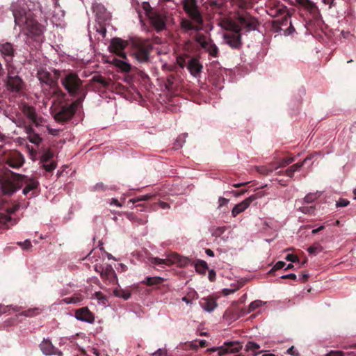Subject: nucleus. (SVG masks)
Returning a JSON list of instances; mask_svg holds the SVG:
<instances>
[{
    "label": "nucleus",
    "instance_id": "ddd939ff",
    "mask_svg": "<svg viewBox=\"0 0 356 356\" xmlns=\"http://www.w3.org/2000/svg\"><path fill=\"white\" fill-rule=\"evenodd\" d=\"M195 40L211 56L217 58L218 56L219 50L215 44L213 40L207 38L202 33H197L195 35Z\"/></svg>",
    "mask_w": 356,
    "mask_h": 356
},
{
    "label": "nucleus",
    "instance_id": "aec40b11",
    "mask_svg": "<svg viewBox=\"0 0 356 356\" xmlns=\"http://www.w3.org/2000/svg\"><path fill=\"white\" fill-rule=\"evenodd\" d=\"M148 19L156 31H161L165 28V17L157 11L148 17Z\"/></svg>",
    "mask_w": 356,
    "mask_h": 356
},
{
    "label": "nucleus",
    "instance_id": "37998d69",
    "mask_svg": "<svg viewBox=\"0 0 356 356\" xmlns=\"http://www.w3.org/2000/svg\"><path fill=\"white\" fill-rule=\"evenodd\" d=\"M98 23V26H96V31L98 32L102 38H104L106 34V23Z\"/></svg>",
    "mask_w": 356,
    "mask_h": 356
},
{
    "label": "nucleus",
    "instance_id": "2eb2a0df",
    "mask_svg": "<svg viewBox=\"0 0 356 356\" xmlns=\"http://www.w3.org/2000/svg\"><path fill=\"white\" fill-rule=\"evenodd\" d=\"M92 10L95 14L97 22L107 23L110 22L111 19V15L103 4L99 3H93Z\"/></svg>",
    "mask_w": 356,
    "mask_h": 356
},
{
    "label": "nucleus",
    "instance_id": "412c9836",
    "mask_svg": "<svg viewBox=\"0 0 356 356\" xmlns=\"http://www.w3.org/2000/svg\"><path fill=\"white\" fill-rule=\"evenodd\" d=\"M42 352L46 355L63 356V353L55 348L49 339H44L40 344Z\"/></svg>",
    "mask_w": 356,
    "mask_h": 356
},
{
    "label": "nucleus",
    "instance_id": "c03bdc74",
    "mask_svg": "<svg viewBox=\"0 0 356 356\" xmlns=\"http://www.w3.org/2000/svg\"><path fill=\"white\" fill-rule=\"evenodd\" d=\"M154 209H157V207L163 209H169L170 208V205L169 204L166 203V202H162L159 199H156L155 201L154 202Z\"/></svg>",
    "mask_w": 356,
    "mask_h": 356
},
{
    "label": "nucleus",
    "instance_id": "4468645a",
    "mask_svg": "<svg viewBox=\"0 0 356 356\" xmlns=\"http://www.w3.org/2000/svg\"><path fill=\"white\" fill-rule=\"evenodd\" d=\"M241 343L238 341L225 342L223 346L218 348H211L207 350V353L218 352L217 356H222L228 353H235L242 348Z\"/></svg>",
    "mask_w": 356,
    "mask_h": 356
},
{
    "label": "nucleus",
    "instance_id": "69168bd1",
    "mask_svg": "<svg viewBox=\"0 0 356 356\" xmlns=\"http://www.w3.org/2000/svg\"><path fill=\"white\" fill-rule=\"evenodd\" d=\"M228 202H229V200H227L225 197H220L218 200L219 207H222V206L227 204Z\"/></svg>",
    "mask_w": 356,
    "mask_h": 356
},
{
    "label": "nucleus",
    "instance_id": "b1692460",
    "mask_svg": "<svg viewBox=\"0 0 356 356\" xmlns=\"http://www.w3.org/2000/svg\"><path fill=\"white\" fill-rule=\"evenodd\" d=\"M23 113L24 115L31 120L33 123H34L36 126L39 125L41 122V118H39L37 115L35 110L33 107L25 105L23 108Z\"/></svg>",
    "mask_w": 356,
    "mask_h": 356
},
{
    "label": "nucleus",
    "instance_id": "a878e982",
    "mask_svg": "<svg viewBox=\"0 0 356 356\" xmlns=\"http://www.w3.org/2000/svg\"><path fill=\"white\" fill-rule=\"evenodd\" d=\"M200 304L201 307L207 312H213L217 307V303L213 298H203Z\"/></svg>",
    "mask_w": 356,
    "mask_h": 356
},
{
    "label": "nucleus",
    "instance_id": "2f4dec72",
    "mask_svg": "<svg viewBox=\"0 0 356 356\" xmlns=\"http://www.w3.org/2000/svg\"><path fill=\"white\" fill-rule=\"evenodd\" d=\"M83 300V297L81 294L76 293L72 297L63 299V302L66 304H77L81 302Z\"/></svg>",
    "mask_w": 356,
    "mask_h": 356
},
{
    "label": "nucleus",
    "instance_id": "338daca9",
    "mask_svg": "<svg viewBox=\"0 0 356 356\" xmlns=\"http://www.w3.org/2000/svg\"><path fill=\"white\" fill-rule=\"evenodd\" d=\"M309 278V275L308 274H302L301 276L300 277V280L302 282H305L306 281H307Z\"/></svg>",
    "mask_w": 356,
    "mask_h": 356
},
{
    "label": "nucleus",
    "instance_id": "5fc2aeb1",
    "mask_svg": "<svg viewBox=\"0 0 356 356\" xmlns=\"http://www.w3.org/2000/svg\"><path fill=\"white\" fill-rule=\"evenodd\" d=\"M18 245L23 248L24 250H29L31 247V243L29 240H26L24 242H17V243Z\"/></svg>",
    "mask_w": 356,
    "mask_h": 356
},
{
    "label": "nucleus",
    "instance_id": "20e7f679",
    "mask_svg": "<svg viewBox=\"0 0 356 356\" xmlns=\"http://www.w3.org/2000/svg\"><path fill=\"white\" fill-rule=\"evenodd\" d=\"M183 9L189 19L184 18L181 20L180 26L184 32L194 31L198 32L203 27V17L197 6V0H183Z\"/></svg>",
    "mask_w": 356,
    "mask_h": 356
},
{
    "label": "nucleus",
    "instance_id": "9b49d317",
    "mask_svg": "<svg viewBox=\"0 0 356 356\" xmlns=\"http://www.w3.org/2000/svg\"><path fill=\"white\" fill-rule=\"evenodd\" d=\"M150 263L153 265L170 266L172 264H177L179 267H184L189 264V259L182 257L176 252H172L167 256L166 259H160L158 257H151Z\"/></svg>",
    "mask_w": 356,
    "mask_h": 356
},
{
    "label": "nucleus",
    "instance_id": "7c9ffc66",
    "mask_svg": "<svg viewBox=\"0 0 356 356\" xmlns=\"http://www.w3.org/2000/svg\"><path fill=\"white\" fill-rule=\"evenodd\" d=\"M92 81L100 84L103 88H107L110 84L111 80L106 79L102 75H95L92 77Z\"/></svg>",
    "mask_w": 356,
    "mask_h": 356
},
{
    "label": "nucleus",
    "instance_id": "dca6fc26",
    "mask_svg": "<svg viewBox=\"0 0 356 356\" xmlns=\"http://www.w3.org/2000/svg\"><path fill=\"white\" fill-rule=\"evenodd\" d=\"M262 195V192H258L255 194L250 195L241 202L236 204L232 211V216L234 217H236L237 215L244 211L254 200H257V198L261 197Z\"/></svg>",
    "mask_w": 356,
    "mask_h": 356
},
{
    "label": "nucleus",
    "instance_id": "4be33fe9",
    "mask_svg": "<svg viewBox=\"0 0 356 356\" xmlns=\"http://www.w3.org/2000/svg\"><path fill=\"white\" fill-rule=\"evenodd\" d=\"M75 317L78 320L89 323H92L95 321L93 314L86 307L76 309L75 312Z\"/></svg>",
    "mask_w": 356,
    "mask_h": 356
},
{
    "label": "nucleus",
    "instance_id": "49530a36",
    "mask_svg": "<svg viewBox=\"0 0 356 356\" xmlns=\"http://www.w3.org/2000/svg\"><path fill=\"white\" fill-rule=\"evenodd\" d=\"M54 156V154L50 151H45L42 155L41 156V161L43 163H47Z\"/></svg>",
    "mask_w": 356,
    "mask_h": 356
},
{
    "label": "nucleus",
    "instance_id": "f8f14e48",
    "mask_svg": "<svg viewBox=\"0 0 356 356\" xmlns=\"http://www.w3.org/2000/svg\"><path fill=\"white\" fill-rule=\"evenodd\" d=\"M134 47L136 60L141 63H148L152 45L148 41L138 40L134 42Z\"/></svg>",
    "mask_w": 356,
    "mask_h": 356
},
{
    "label": "nucleus",
    "instance_id": "9d476101",
    "mask_svg": "<svg viewBox=\"0 0 356 356\" xmlns=\"http://www.w3.org/2000/svg\"><path fill=\"white\" fill-rule=\"evenodd\" d=\"M60 72L55 71L54 76L46 70H40L38 72V78L40 82L45 83L51 89V96H56L58 99H63L66 95L57 86V80Z\"/></svg>",
    "mask_w": 356,
    "mask_h": 356
},
{
    "label": "nucleus",
    "instance_id": "c9c22d12",
    "mask_svg": "<svg viewBox=\"0 0 356 356\" xmlns=\"http://www.w3.org/2000/svg\"><path fill=\"white\" fill-rule=\"evenodd\" d=\"M294 161L293 157H286L283 158L282 160H280L279 162L274 163L275 164V169H278L280 168L285 167L290 163H293Z\"/></svg>",
    "mask_w": 356,
    "mask_h": 356
},
{
    "label": "nucleus",
    "instance_id": "c85d7f7f",
    "mask_svg": "<svg viewBox=\"0 0 356 356\" xmlns=\"http://www.w3.org/2000/svg\"><path fill=\"white\" fill-rule=\"evenodd\" d=\"M256 169H257V171L261 174V175H268L269 174H270L271 172H273L274 170H275L276 169H275V164L274 163H270V165H261V166H257L256 167Z\"/></svg>",
    "mask_w": 356,
    "mask_h": 356
},
{
    "label": "nucleus",
    "instance_id": "1a4fd4ad",
    "mask_svg": "<svg viewBox=\"0 0 356 356\" xmlns=\"http://www.w3.org/2000/svg\"><path fill=\"white\" fill-rule=\"evenodd\" d=\"M7 76L5 80L6 87L8 91L14 94L23 92L25 83L19 76V72L13 64H9L6 68Z\"/></svg>",
    "mask_w": 356,
    "mask_h": 356
},
{
    "label": "nucleus",
    "instance_id": "58836bf2",
    "mask_svg": "<svg viewBox=\"0 0 356 356\" xmlns=\"http://www.w3.org/2000/svg\"><path fill=\"white\" fill-rule=\"evenodd\" d=\"M175 76L174 74H170L167 77L165 88L168 91H172L175 88L174 81Z\"/></svg>",
    "mask_w": 356,
    "mask_h": 356
},
{
    "label": "nucleus",
    "instance_id": "8fccbe9b",
    "mask_svg": "<svg viewBox=\"0 0 356 356\" xmlns=\"http://www.w3.org/2000/svg\"><path fill=\"white\" fill-rule=\"evenodd\" d=\"M299 210L303 213L311 214V213H314V211L315 210V207L314 206H310V207L304 206V207H300Z\"/></svg>",
    "mask_w": 356,
    "mask_h": 356
},
{
    "label": "nucleus",
    "instance_id": "79ce46f5",
    "mask_svg": "<svg viewBox=\"0 0 356 356\" xmlns=\"http://www.w3.org/2000/svg\"><path fill=\"white\" fill-rule=\"evenodd\" d=\"M320 196V195L318 194V193H309L307 194L305 198H304V201L306 202V203H312L313 202H314L316 200H317L318 198V197Z\"/></svg>",
    "mask_w": 356,
    "mask_h": 356
},
{
    "label": "nucleus",
    "instance_id": "393cba45",
    "mask_svg": "<svg viewBox=\"0 0 356 356\" xmlns=\"http://www.w3.org/2000/svg\"><path fill=\"white\" fill-rule=\"evenodd\" d=\"M311 159V156H307L302 162L293 164V165L288 168L285 171H280L278 174L285 175L287 177H292L295 172L299 170L308 160Z\"/></svg>",
    "mask_w": 356,
    "mask_h": 356
},
{
    "label": "nucleus",
    "instance_id": "e2e57ef3",
    "mask_svg": "<svg viewBox=\"0 0 356 356\" xmlns=\"http://www.w3.org/2000/svg\"><path fill=\"white\" fill-rule=\"evenodd\" d=\"M216 272L214 270H210L209 271V280L211 281V282H214L215 280H216Z\"/></svg>",
    "mask_w": 356,
    "mask_h": 356
},
{
    "label": "nucleus",
    "instance_id": "de8ad7c7",
    "mask_svg": "<svg viewBox=\"0 0 356 356\" xmlns=\"http://www.w3.org/2000/svg\"><path fill=\"white\" fill-rule=\"evenodd\" d=\"M262 302L261 300H254L249 305L248 312L250 313L252 312H254L257 308L261 306Z\"/></svg>",
    "mask_w": 356,
    "mask_h": 356
},
{
    "label": "nucleus",
    "instance_id": "0eeeda50",
    "mask_svg": "<svg viewBox=\"0 0 356 356\" xmlns=\"http://www.w3.org/2000/svg\"><path fill=\"white\" fill-rule=\"evenodd\" d=\"M61 83L71 96L82 97L83 100L84 99L87 92L83 88V81L76 74H67L62 78Z\"/></svg>",
    "mask_w": 356,
    "mask_h": 356
},
{
    "label": "nucleus",
    "instance_id": "052dcab7",
    "mask_svg": "<svg viewBox=\"0 0 356 356\" xmlns=\"http://www.w3.org/2000/svg\"><path fill=\"white\" fill-rule=\"evenodd\" d=\"M154 356H167V350L165 349H159L153 353Z\"/></svg>",
    "mask_w": 356,
    "mask_h": 356
},
{
    "label": "nucleus",
    "instance_id": "603ef678",
    "mask_svg": "<svg viewBox=\"0 0 356 356\" xmlns=\"http://www.w3.org/2000/svg\"><path fill=\"white\" fill-rule=\"evenodd\" d=\"M42 166L46 171L52 172L56 168V163L54 161L50 163H44Z\"/></svg>",
    "mask_w": 356,
    "mask_h": 356
},
{
    "label": "nucleus",
    "instance_id": "13d9d810",
    "mask_svg": "<svg viewBox=\"0 0 356 356\" xmlns=\"http://www.w3.org/2000/svg\"><path fill=\"white\" fill-rule=\"evenodd\" d=\"M287 261H291V262H297L299 261V258L297 255L293 254H288L285 258Z\"/></svg>",
    "mask_w": 356,
    "mask_h": 356
},
{
    "label": "nucleus",
    "instance_id": "3c124183",
    "mask_svg": "<svg viewBox=\"0 0 356 356\" xmlns=\"http://www.w3.org/2000/svg\"><path fill=\"white\" fill-rule=\"evenodd\" d=\"M10 310L18 311L17 308L12 307L11 306L0 305V315L5 313H10Z\"/></svg>",
    "mask_w": 356,
    "mask_h": 356
},
{
    "label": "nucleus",
    "instance_id": "72a5a7b5",
    "mask_svg": "<svg viewBox=\"0 0 356 356\" xmlns=\"http://www.w3.org/2000/svg\"><path fill=\"white\" fill-rule=\"evenodd\" d=\"M113 294L118 298H122L124 300H128L131 297V293L128 291L122 289H116L113 291Z\"/></svg>",
    "mask_w": 356,
    "mask_h": 356
},
{
    "label": "nucleus",
    "instance_id": "473e14b6",
    "mask_svg": "<svg viewBox=\"0 0 356 356\" xmlns=\"http://www.w3.org/2000/svg\"><path fill=\"white\" fill-rule=\"evenodd\" d=\"M195 270L200 274H205L208 269L207 263L203 260H197L195 265Z\"/></svg>",
    "mask_w": 356,
    "mask_h": 356
},
{
    "label": "nucleus",
    "instance_id": "5701e85b",
    "mask_svg": "<svg viewBox=\"0 0 356 356\" xmlns=\"http://www.w3.org/2000/svg\"><path fill=\"white\" fill-rule=\"evenodd\" d=\"M187 68L192 76L197 77L202 72L203 66L197 58H193L189 60Z\"/></svg>",
    "mask_w": 356,
    "mask_h": 356
},
{
    "label": "nucleus",
    "instance_id": "7ed1b4c3",
    "mask_svg": "<svg viewBox=\"0 0 356 356\" xmlns=\"http://www.w3.org/2000/svg\"><path fill=\"white\" fill-rule=\"evenodd\" d=\"M238 26H235L234 31L224 34V40L231 48L239 49L242 46L241 31L245 29L247 31L255 30L259 25L257 19L249 14L238 16Z\"/></svg>",
    "mask_w": 356,
    "mask_h": 356
},
{
    "label": "nucleus",
    "instance_id": "f3484780",
    "mask_svg": "<svg viewBox=\"0 0 356 356\" xmlns=\"http://www.w3.org/2000/svg\"><path fill=\"white\" fill-rule=\"evenodd\" d=\"M0 53L6 62V67L9 64H13V60L16 54L13 44L10 42L0 43Z\"/></svg>",
    "mask_w": 356,
    "mask_h": 356
},
{
    "label": "nucleus",
    "instance_id": "a19ab883",
    "mask_svg": "<svg viewBox=\"0 0 356 356\" xmlns=\"http://www.w3.org/2000/svg\"><path fill=\"white\" fill-rule=\"evenodd\" d=\"M142 8L145 11V15L147 17H149L152 14H153L155 10H153V8L151 7L150 4L148 2H143L142 3Z\"/></svg>",
    "mask_w": 356,
    "mask_h": 356
},
{
    "label": "nucleus",
    "instance_id": "0e129e2a",
    "mask_svg": "<svg viewBox=\"0 0 356 356\" xmlns=\"http://www.w3.org/2000/svg\"><path fill=\"white\" fill-rule=\"evenodd\" d=\"M325 356H344L343 353L341 351H331Z\"/></svg>",
    "mask_w": 356,
    "mask_h": 356
},
{
    "label": "nucleus",
    "instance_id": "6e6d98bb",
    "mask_svg": "<svg viewBox=\"0 0 356 356\" xmlns=\"http://www.w3.org/2000/svg\"><path fill=\"white\" fill-rule=\"evenodd\" d=\"M106 188L107 187L102 182L96 184L93 187V190L96 191H105Z\"/></svg>",
    "mask_w": 356,
    "mask_h": 356
},
{
    "label": "nucleus",
    "instance_id": "774afa93",
    "mask_svg": "<svg viewBox=\"0 0 356 356\" xmlns=\"http://www.w3.org/2000/svg\"><path fill=\"white\" fill-rule=\"evenodd\" d=\"M325 229V227L323 225H321L319 227L316 228V229H314L312 231V233L313 234H316L317 233H318L320 231L323 230Z\"/></svg>",
    "mask_w": 356,
    "mask_h": 356
},
{
    "label": "nucleus",
    "instance_id": "423d86ee",
    "mask_svg": "<svg viewBox=\"0 0 356 356\" xmlns=\"http://www.w3.org/2000/svg\"><path fill=\"white\" fill-rule=\"evenodd\" d=\"M83 102L82 97L77 98L70 104H54L51 108V113L54 115L55 120L59 123L64 124L68 122L76 113L78 107Z\"/></svg>",
    "mask_w": 356,
    "mask_h": 356
},
{
    "label": "nucleus",
    "instance_id": "a211bd4d",
    "mask_svg": "<svg viewBox=\"0 0 356 356\" xmlns=\"http://www.w3.org/2000/svg\"><path fill=\"white\" fill-rule=\"evenodd\" d=\"M128 45V42L120 38H114L111 40L109 48L111 51L123 59H126L124 49Z\"/></svg>",
    "mask_w": 356,
    "mask_h": 356
},
{
    "label": "nucleus",
    "instance_id": "bb28decb",
    "mask_svg": "<svg viewBox=\"0 0 356 356\" xmlns=\"http://www.w3.org/2000/svg\"><path fill=\"white\" fill-rule=\"evenodd\" d=\"M113 63L120 68L122 72H129L131 71V65L128 63L118 58H114L113 60Z\"/></svg>",
    "mask_w": 356,
    "mask_h": 356
},
{
    "label": "nucleus",
    "instance_id": "4d7b16f0",
    "mask_svg": "<svg viewBox=\"0 0 356 356\" xmlns=\"http://www.w3.org/2000/svg\"><path fill=\"white\" fill-rule=\"evenodd\" d=\"M350 202L348 200L341 198L337 202L336 206L337 207H343L348 206Z\"/></svg>",
    "mask_w": 356,
    "mask_h": 356
},
{
    "label": "nucleus",
    "instance_id": "680f3d73",
    "mask_svg": "<svg viewBox=\"0 0 356 356\" xmlns=\"http://www.w3.org/2000/svg\"><path fill=\"white\" fill-rule=\"evenodd\" d=\"M282 279H290L293 280H296L297 279V276L294 273H291L288 275H283L280 277Z\"/></svg>",
    "mask_w": 356,
    "mask_h": 356
},
{
    "label": "nucleus",
    "instance_id": "e433bc0d",
    "mask_svg": "<svg viewBox=\"0 0 356 356\" xmlns=\"http://www.w3.org/2000/svg\"><path fill=\"white\" fill-rule=\"evenodd\" d=\"M28 134H29V140L31 143L39 145L41 143L42 138L38 134L33 132L32 128L29 129Z\"/></svg>",
    "mask_w": 356,
    "mask_h": 356
},
{
    "label": "nucleus",
    "instance_id": "ea45409f",
    "mask_svg": "<svg viewBox=\"0 0 356 356\" xmlns=\"http://www.w3.org/2000/svg\"><path fill=\"white\" fill-rule=\"evenodd\" d=\"M156 199V196L155 195L147 194V195H144L138 197L135 199H133L131 201L133 202L134 203H136L139 201H149L151 200H154L155 201Z\"/></svg>",
    "mask_w": 356,
    "mask_h": 356
},
{
    "label": "nucleus",
    "instance_id": "c756f323",
    "mask_svg": "<svg viewBox=\"0 0 356 356\" xmlns=\"http://www.w3.org/2000/svg\"><path fill=\"white\" fill-rule=\"evenodd\" d=\"M295 2L310 12L316 8V5L310 0H295Z\"/></svg>",
    "mask_w": 356,
    "mask_h": 356
},
{
    "label": "nucleus",
    "instance_id": "09e8293b",
    "mask_svg": "<svg viewBox=\"0 0 356 356\" xmlns=\"http://www.w3.org/2000/svg\"><path fill=\"white\" fill-rule=\"evenodd\" d=\"M307 251L309 254H316L322 251V247L320 245H313L308 248Z\"/></svg>",
    "mask_w": 356,
    "mask_h": 356
},
{
    "label": "nucleus",
    "instance_id": "6e6552de",
    "mask_svg": "<svg viewBox=\"0 0 356 356\" xmlns=\"http://www.w3.org/2000/svg\"><path fill=\"white\" fill-rule=\"evenodd\" d=\"M24 163L23 155L17 150H8L3 152L0 156V176L2 170H7L8 168H19ZM10 175H4V177H10Z\"/></svg>",
    "mask_w": 356,
    "mask_h": 356
},
{
    "label": "nucleus",
    "instance_id": "cd10ccee",
    "mask_svg": "<svg viewBox=\"0 0 356 356\" xmlns=\"http://www.w3.org/2000/svg\"><path fill=\"white\" fill-rule=\"evenodd\" d=\"M164 278L161 277H147L143 283L147 286H156L162 284L164 282Z\"/></svg>",
    "mask_w": 356,
    "mask_h": 356
},
{
    "label": "nucleus",
    "instance_id": "f03ea898",
    "mask_svg": "<svg viewBox=\"0 0 356 356\" xmlns=\"http://www.w3.org/2000/svg\"><path fill=\"white\" fill-rule=\"evenodd\" d=\"M15 23L22 29V32L31 38L40 36L43 26L35 19L34 15L25 7L15 3L11 5Z\"/></svg>",
    "mask_w": 356,
    "mask_h": 356
},
{
    "label": "nucleus",
    "instance_id": "a18cd8bd",
    "mask_svg": "<svg viewBox=\"0 0 356 356\" xmlns=\"http://www.w3.org/2000/svg\"><path fill=\"white\" fill-rule=\"evenodd\" d=\"M260 348V346L257 343L249 341L245 345V350L246 351H252L254 352Z\"/></svg>",
    "mask_w": 356,
    "mask_h": 356
},
{
    "label": "nucleus",
    "instance_id": "6ab92c4d",
    "mask_svg": "<svg viewBox=\"0 0 356 356\" xmlns=\"http://www.w3.org/2000/svg\"><path fill=\"white\" fill-rule=\"evenodd\" d=\"M101 270H99L97 267L95 268L96 271L100 273V276L102 279L105 280L110 284H114L117 282V276L113 267L107 264L105 267H99Z\"/></svg>",
    "mask_w": 356,
    "mask_h": 356
},
{
    "label": "nucleus",
    "instance_id": "f704fd0d",
    "mask_svg": "<svg viewBox=\"0 0 356 356\" xmlns=\"http://www.w3.org/2000/svg\"><path fill=\"white\" fill-rule=\"evenodd\" d=\"M188 136V134H180L176 139L175 142L173 145V148L175 149H178L181 147H182L183 144L186 141V138Z\"/></svg>",
    "mask_w": 356,
    "mask_h": 356
},
{
    "label": "nucleus",
    "instance_id": "864d4df0",
    "mask_svg": "<svg viewBox=\"0 0 356 356\" xmlns=\"http://www.w3.org/2000/svg\"><path fill=\"white\" fill-rule=\"evenodd\" d=\"M286 264L284 261H277L275 266L273 267V268L269 271V273H272L273 272L282 269L285 266Z\"/></svg>",
    "mask_w": 356,
    "mask_h": 356
},
{
    "label": "nucleus",
    "instance_id": "f257e3e1",
    "mask_svg": "<svg viewBox=\"0 0 356 356\" xmlns=\"http://www.w3.org/2000/svg\"><path fill=\"white\" fill-rule=\"evenodd\" d=\"M10 177L0 176V188L3 195L12 196L24 186L22 193L29 199L37 195L39 181L33 177L10 172Z\"/></svg>",
    "mask_w": 356,
    "mask_h": 356
},
{
    "label": "nucleus",
    "instance_id": "bf43d9fd",
    "mask_svg": "<svg viewBox=\"0 0 356 356\" xmlns=\"http://www.w3.org/2000/svg\"><path fill=\"white\" fill-rule=\"evenodd\" d=\"M37 309H29L26 310L22 312V315H24L26 316H33L37 314L36 312Z\"/></svg>",
    "mask_w": 356,
    "mask_h": 356
},
{
    "label": "nucleus",
    "instance_id": "4c0bfd02",
    "mask_svg": "<svg viewBox=\"0 0 356 356\" xmlns=\"http://www.w3.org/2000/svg\"><path fill=\"white\" fill-rule=\"evenodd\" d=\"M227 229L225 226L213 227L211 229V235L215 237H220Z\"/></svg>",
    "mask_w": 356,
    "mask_h": 356
},
{
    "label": "nucleus",
    "instance_id": "39448f33",
    "mask_svg": "<svg viewBox=\"0 0 356 356\" xmlns=\"http://www.w3.org/2000/svg\"><path fill=\"white\" fill-rule=\"evenodd\" d=\"M28 201L15 200L12 202L11 206L8 203H3L0 207V229H8L15 225L17 219L10 217L20 208L26 209L29 207Z\"/></svg>",
    "mask_w": 356,
    "mask_h": 356
}]
</instances>
